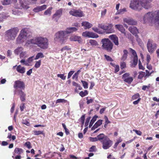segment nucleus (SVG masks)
<instances>
[{"mask_svg": "<svg viewBox=\"0 0 159 159\" xmlns=\"http://www.w3.org/2000/svg\"><path fill=\"white\" fill-rule=\"evenodd\" d=\"M133 131L135 132V133L141 136L142 135V132L140 130L134 129H133Z\"/></svg>", "mask_w": 159, "mask_h": 159, "instance_id": "obj_58", "label": "nucleus"}, {"mask_svg": "<svg viewBox=\"0 0 159 159\" xmlns=\"http://www.w3.org/2000/svg\"><path fill=\"white\" fill-rule=\"evenodd\" d=\"M143 20L144 24H148L151 26H155L152 12H148L145 14L143 17Z\"/></svg>", "mask_w": 159, "mask_h": 159, "instance_id": "obj_6", "label": "nucleus"}, {"mask_svg": "<svg viewBox=\"0 0 159 159\" xmlns=\"http://www.w3.org/2000/svg\"><path fill=\"white\" fill-rule=\"evenodd\" d=\"M85 120V115H82L80 119V121L82 124H83L84 123Z\"/></svg>", "mask_w": 159, "mask_h": 159, "instance_id": "obj_59", "label": "nucleus"}, {"mask_svg": "<svg viewBox=\"0 0 159 159\" xmlns=\"http://www.w3.org/2000/svg\"><path fill=\"white\" fill-rule=\"evenodd\" d=\"M122 79L125 82L129 84H130L133 80V77L130 76V74L129 73H126L123 74L122 75Z\"/></svg>", "mask_w": 159, "mask_h": 159, "instance_id": "obj_12", "label": "nucleus"}, {"mask_svg": "<svg viewBox=\"0 0 159 159\" xmlns=\"http://www.w3.org/2000/svg\"><path fill=\"white\" fill-rule=\"evenodd\" d=\"M129 50L134 56V57L137 56L136 52L135 51L131 48H129Z\"/></svg>", "mask_w": 159, "mask_h": 159, "instance_id": "obj_53", "label": "nucleus"}, {"mask_svg": "<svg viewBox=\"0 0 159 159\" xmlns=\"http://www.w3.org/2000/svg\"><path fill=\"white\" fill-rule=\"evenodd\" d=\"M41 61L40 60L36 61L34 65V67L36 68H39L41 65Z\"/></svg>", "mask_w": 159, "mask_h": 159, "instance_id": "obj_44", "label": "nucleus"}, {"mask_svg": "<svg viewBox=\"0 0 159 159\" xmlns=\"http://www.w3.org/2000/svg\"><path fill=\"white\" fill-rule=\"evenodd\" d=\"M43 131H34V135H38L41 134H42Z\"/></svg>", "mask_w": 159, "mask_h": 159, "instance_id": "obj_56", "label": "nucleus"}, {"mask_svg": "<svg viewBox=\"0 0 159 159\" xmlns=\"http://www.w3.org/2000/svg\"><path fill=\"white\" fill-rule=\"evenodd\" d=\"M24 145L29 149H30L32 148L31 143L30 142H26L25 143Z\"/></svg>", "mask_w": 159, "mask_h": 159, "instance_id": "obj_55", "label": "nucleus"}, {"mask_svg": "<svg viewBox=\"0 0 159 159\" xmlns=\"http://www.w3.org/2000/svg\"><path fill=\"white\" fill-rule=\"evenodd\" d=\"M103 49L108 52H111L113 48V44L108 38L102 39L101 41Z\"/></svg>", "mask_w": 159, "mask_h": 159, "instance_id": "obj_7", "label": "nucleus"}, {"mask_svg": "<svg viewBox=\"0 0 159 159\" xmlns=\"http://www.w3.org/2000/svg\"><path fill=\"white\" fill-rule=\"evenodd\" d=\"M102 120H98L94 125L92 127V130H94L96 128H98V127L100 126L102 124Z\"/></svg>", "mask_w": 159, "mask_h": 159, "instance_id": "obj_27", "label": "nucleus"}, {"mask_svg": "<svg viewBox=\"0 0 159 159\" xmlns=\"http://www.w3.org/2000/svg\"><path fill=\"white\" fill-rule=\"evenodd\" d=\"M88 94V91L85 90L84 92L82 91L79 93V95L82 97H84L87 95Z\"/></svg>", "mask_w": 159, "mask_h": 159, "instance_id": "obj_41", "label": "nucleus"}, {"mask_svg": "<svg viewBox=\"0 0 159 159\" xmlns=\"http://www.w3.org/2000/svg\"><path fill=\"white\" fill-rule=\"evenodd\" d=\"M147 48L150 53L153 52L157 48V44L152 40H149L147 44Z\"/></svg>", "mask_w": 159, "mask_h": 159, "instance_id": "obj_9", "label": "nucleus"}, {"mask_svg": "<svg viewBox=\"0 0 159 159\" xmlns=\"http://www.w3.org/2000/svg\"><path fill=\"white\" fill-rule=\"evenodd\" d=\"M52 8H53L52 7H50L48 8L44 11V14L45 15L50 16L52 14Z\"/></svg>", "mask_w": 159, "mask_h": 159, "instance_id": "obj_30", "label": "nucleus"}, {"mask_svg": "<svg viewBox=\"0 0 159 159\" xmlns=\"http://www.w3.org/2000/svg\"><path fill=\"white\" fill-rule=\"evenodd\" d=\"M60 39V32L57 33L54 35V39L55 42H58Z\"/></svg>", "mask_w": 159, "mask_h": 159, "instance_id": "obj_36", "label": "nucleus"}, {"mask_svg": "<svg viewBox=\"0 0 159 159\" xmlns=\"http://www.w3.org/2000/svg\"><path fill=\"white\" fill-rule=\"evenodd\" d=\"M155 22V26L159 25V10L152 12Z\"/></svg>", "mask_w": 159, "mask_h": 159, "instance_id": "obj_14", "label": "nucleus"}, {"mask_svg": "<svg viewBox=\"0 0 159 159\" xmlns=\"http://www.w3.org/2000/svg\"><path fill=\"white\" fill-rule=\"evenodd\" d=\"M12 14L15 15H17L18 14L19 10L16 8H14L12 10Z\"/></svg>", "mask_w": 159, "mask_h": 159, "instance_id": "obj_54", "label": "nucleus"}, {"mask_svg": "<svg viewBox=\"0 0 159 159\" xmlns=\"http://www.w3.org/2000/svg\"><path fill=\"white\" fill-rule=\"evenodd\" d=\"M139 75L138 76V78L139 79H142L145 75V73L143 72H140L139 73Z\"/></svg>", "mask_w": 159, "mask_h": 159, "instance_id": "obj_46", "label": "nucleus"}, {"mask_svg": "<svg viewBox=\"0 0 159 159\" xmlns=\"http://www.w3.org/2000/svg\"><path fill=\"white\" fill-rule=\"evenodd\" d=\"M130 7L136 10H140L141 7L146 9L151 7L150 2L147 0H132L130 4Z\"/></svg>", "mask_w": 159, "mask_h": 159, "instance_id": "obj_2", "label": "nucleus"}, {"mask_svg": "<svg viewBox=\"0 0 159 159\" xmlns=\"http://www.w3.org/2000/svg\"><path fill=\"white\" fill-rule=\"evenodd\" d=\"M150 60H151L150 56L149 54H148L147 55V58H146L147 64H149Z\"/></svg>", "mask_w": 159, "mask_h": 159, "instance_id": "obj_61", "label": "nucleus"}, {"mask_svg": "<svg viewBox=\"0 0 159 159\" xmlns=\"http://www.w3.org/2000/svg\"><path fill=\"white\" fill-rule=\"evenodd\" d=\"M139 98H140V95L139 93H136L133 95L132 97V99L133 100L138 99Z\"/></svg>", "mask_w": 159, "mask_h": 159, "instance_id": "obj_42", "label": "nucleus"}, {"mask_svg": "<svg viewBox=\"0 0 159 159\" xmlns=\"http://www.w3.org/2000/svg\"><path fill=\"white\" fill-rule=\"evenodd\" d=\"M113 25L111 24H108L107 25V27L105 31L107 34H110L114 33L115 30H114Z\"/></svg>", "mask_w": 159, "mask_h": 159, "instance_id": "obj_19", "label": "nucleus"}, {"mask_svg": "<svg viewBox=\"0 0 159 159\" xmlns=\"http://www.w3.org/2000/svg\"><path fill=\"white\" fill-rule=\"evenodd\" d=\"M47 5H43L41 6H38L34 7L33 10V11L35 12H38L42 11L45 9L47 7Z\"/></svg>", "mask_w": 159, "mask_h": 159, "instance_id": "obj_15", "label": "nucleus"}, {"mask_svg": "<svg viewBox=\"0 0 159 159\" xmlns=\"http://www.w3.org/2000/svg\"><path fill=\"white\" fill-rule=\"evenodd\" d=\"M102 148L104 149L109 148L112 145L113 142L108 137H106L105 139L101 142Z\"/></svg>", "mask_w": 159, "mask_h": 159, "instance_id": "obj_8", "label": "nucleus"}, {"mask_svg": "<svg viewBox=\"0 0 159 159\" xmlns=\"http://www.w3.org/2000/svg\"><path fill=\"white\" fill-rule=\"evenodd\" d=\"M44 57V55L42 52H39L36 55L35 57L34 58V60H37L39 58H42Z\"/></svg>", "mask_w": 159, "mask_h": 159, "instance_id": "obj_39", "label": "nucleus"}, {"mask_svg": "<svg viewBox=\"0 0 159 159\" xmlns=\"http://www.w3.org/2000/svg\"><path fill=\"white\" fill-rule=\"evenodd\" d=\"M19 30L17 27L13 28L7 30L5 33V39L8 41L14 40Z\"/></svg>", "mask_w": 159, "mask_h": 159, "instance_id": "obj_4", "label": "nucleus"}, {"mask_svg": "<svg viewBox=\"0 0 159 159\" xmlns=\"http://www.w3.org/2000/svg\"><path fill=\"white\" fill-rule=\"evenodd\" d=\"M126 11V9L125 8L121 9L119 11H117L116 13V15H118L120 14H122Z\"/></svg>", "mask_w": 159, "mask_h": 159, "instance_id": "obj_37", "label": "nucleus"}, {"mask_svg": "<svg viewBox=\"0 0 159 159\" xmlns=\"http://www.w3.org/2000/svg\"><path fill=\"white\" fill-rule=\"evenodd\" d=\"M34 56L31 57L29 58H28L27 61V62L28 63V65H29V64L30 63H31L33 61L34 59Z\"/></svg>", "mask_w": 159, "mask_h": 159, "instance_id": "obj_48", "label": "nucleus"}, {"mask_svg": "<svg viewBox=\"0 0 159 159\" xmlns=\"http://www.w3.org/2000/svg\"><path fill=\"white\" fill-rule=\"evenodd\" d=\"M2 4L4 5H7L11 3L9 0H3L2 2Z\"/></svg>", "mask_w": 159, "mask_h": 159, "instance_id": "obj_45", "label": "nucleus"}, {"mask_svg": "<svg viewBox=\"0 0 159 159\" xmlns=\"http://www.w3.org/2000/svg\"><path fill=\"white\" fill-rule=\"evenodd\" d=\"M126 63L124 62L121 63L120 64V68L121 69H123L126 67Z\"/></svg>", "mask_w": 159, "mask_h": 159, "instance_id": "obj_64", "label": "nucleus"}, {"mask_svg": "<svg viewBox=\"0 0 159 159\" xmlns=\"http://www.w3.org/2000/svg\"><path fill=\"white\" fill-rule=\"evenodd\" d=\"M106 137H108L105 136L103 134H101L97 136L98 140L100 141L101 142L102 141L105 139Z\"/></svg>", "mask_w": 159, "mask_h": 159, "instance_id": "obj_29", "label": "nucleus"}, {"mask_svg": "<svg viewBox=\"0 0 159 159\" xmlns=\"http://www.w3.org/2000/svg\"><path fill=\"white\" fill-rule=\"evenodd\" d=\"M23 48L21 47H18L14 51V53L16 55H18L23 51Z\"/></svg>", "mask_w": 159, "mask_h": 159, "instance_id": "obj_28", "label": "nucleus"}, {"mask_svg": "<svg viewBox=\"0 0 159 159\" xmlns=\"http://www.w3.org/2000/svg\"><path fill=\"white\" fill-rule=\"evenodd\" d=\"M89 43L92 46H96L98 45V42L94 39H90L89 40Z\"/></svg>", "mask_w": 159, "mask_h": 159, "instance_id": "obj_31", "label": "nucleus"}, {"mask_svg": "<svg viewBox=\"0 0 159 159\" xmlns=\"http://www.w3.org/2000/svg\"><path fill=\"white\" fill-rule=\"evenodd\" d=\"M89 139L90 141L91 142H95L98 141L97 137L95 138L90 137H89Z\"/></svg>", "mask_w": 159, "mask_h": 159, "instance_id": "obj_57", "label": "nucleus"}, {"mask_svg": "<svg viewBox=\"0 0 159 159\" xmlns=\"http://www.w3.org/2000/svg\"><path fill=\"white\" fill-rule=\"evenodd\" d=\"M77 29L74 27H68L65 31H60V43H64L67 39L68 34H70L76 32Z\"/></svg>", "mask_w": 159, "mask_h": 159, "instance_id": "obj_5", "label": "nucleus"}, {"mask_svg": "<svg viewBox=\"0 0 159 159\" xmlns=\"http://www.w3.org/2000/svg\"><path fill=\"white\" fill-rule=\"evenodd\" d=\"M70 15L76 17H81L84 16L83 12L80 9H72L70 12Z\"/></svg>", "mask_w": 159, "mask_h": 159, "instance_id": "obj_10", "label": "nucleus"}, {"mask_svg": "<svg viewBox=\"0 0 159 159\" xmlns=\"http://www.w3.org/2000/svg\"><path fill=\"white\" fill-rule=\"evenodd\" d=\"M20 4L22 8L27 9L29 8L28 4L25 0H20Z\"/></svg>", "mask_w": 159, "mask_h": 159, "instance_id": "obj_23", "label": "nucleus"}, {"mask_svg": "<svg viewBox=\"0 0 159 159\" xmlns=\"http://www.w3.org/2000/svg\"><path fill=\"white\" fill-rule=\"evenodd\" d=\"M24 84L23 82L19 81H16L14 85V87L16 89L19 88L24 89Z\"/></svg>", "mask_w": 159, "mask_h": 159, "instance_id": "obj_18", "label": "nucleus"}, {"mask_svg": "<svg viewBox=\"0 0 159 159\" xmlns=\"http://www.w3.org/2000/svg\"><path fill=\"white\" fill-rule=\"evenodd\" d=\"M138 57L136 56L133 57V62L132 64V66L134 67L138 63Z\"/></svg>", "mask_w": 159, "mask_h": 159, "instance_id": "obj_33", "label": "nucleus"}, {"mask_svg": "<svg viewBox=\"0 0 159 159\" xmlns=\"http://www.w3.org/2000/svg\"><path fill=\"white\" fill-rule=\"evenodd\" d=\"M19 94L20 96V99L22 102H24L25 100L26 94L22 90L19 91Z\"/></svg>", "mask_w": 159, "mask_h": 159, "instance_id": "obj_25", "label": "nucleus"}, {"mask_svg": "<svg viewBox=\"0 0 159 159\" xmlns=\"http://www.w3.org/2000/svg\"><path fill=\"white\" fill-rule=\"evenodd\" d=\"M97 116H94L91 120L89 125V127H91L93 125V124L96 121Z\"/></svg>", "mask_w": 159, "mask_h": 159, "instance_id": "obj_34", "label": "nucleus"}, {"mask_svg": "<svg viewBox=\"0 0 159 159\" xmlns=\"http://www.w3.org/2000/svg\"><path fill=\"white\" fill-rule=\"evenodd\" d=\"M82 36L84 37L92 38H97L98 37V35L93 32L86 31L82 34Z\"/></svg>", "mask_w": 159, "mask_h": 159, "instance_id": "obj_11", "label": "nucleus"}, {"mask_svg": "<svg viewBox=\"0 0 159 159\" xmlns=\"http://www.w3.org/2000/svg\"><path fill=\"white\" fill-rule=\"evenodd\" d=\"M16 67V71L19 73L21 74L24 73L25 71V67L22 66L20 65L17 66L16 65L13 66V68Z\"/></svg>", "mask_w": 159, "mask_h": 159, "instance_id": "obj_21", "label": "nucleus"}, {"mask_svg": "<svg viewBox=\"0 0 159 159\" xmlns=\"http://www.w3.org/2000/svg\"><path fill=\"white\" fill-rule=\"evenodd\" d=\"M110 64L115 68L114 72L116 73L119 70L120 68L119 66L118 65H116L112 63H111Z\"/></svg>", "mask_w": 159, "mask_h": 159, "instance_id": "obj_32", "label": "nucleus"}, {"mask_svg": "<svg viewBox=\"0 0 159 159\" xmlns=\"http://www.w3.org/2000/svg\"><path fill=\"white\" fill-rule=\"evenodd\" d=\"M74 72L75 71L73 70L70 71L68 74L67 78L68 79H69Z\"/></svg>", "mask_w": 159, "mask_h": 159, "instance_id": "obj_63", "label": "nucleus"}, {"mask_svg": "<svg viewBox=\"0 0 159 159\" xmlns=\"http://www.w3.org/2000/svg\"><path fill=\"white\" fill-rule=\"evenodd\" d=\"M62 127L65 130V132L66 135H68L69 134V132L68 129L66 128V126L65 124L62 123Z\"/></svg>", "mask_w": 159, "mask_h": 159, "instance_id": "obj_43", "label": "nucleus"}, {"mask_svg": "<svg viewBox=\"0 0 159 159\" xmlns=\"http://www.w3.org/2000/svg\"><path fill=\"white\" fill-rule=\"evenodd\" d=\"M104 56L105 59L107 61H113L111 58L109 56L107 55H104Z\"/></svg>", "mask_w": 159, "mask_h": 159, "instance_id": "obj_51", "label": "nucleus"}, {"mask_svg": "<svg viewBox=\"0 0 159 159\" xmlns=\"http://www.w3.org/2000/svg\"><path fill=\"white\" fill-rule=\"evenodd\" d=\"M129 30L132 34L135 35L136 37H138L137 34L139 33V31L136 27L133 26H130L129 28Z\"/></svg>", "mask_w": 159, "mask_h": 159, "instance_id": "obj_20", "label": "nucleus"}, {"mask_svg": "<svg viewBox=\"0 0 159 159\" xmlns=\"http://www.w3.org/2000/svg\"><path fill=\"white\" fill-rule=\"evenodd\" d=\"M60 102V99H58L56 101L51 102H49V105L52 107H55L56 104Z\"/></svg>", "mask_w": 159, "mask_h": 159, "instance_id": "obj_35", "label": "nucleus"}, {"mask_svg": "<svg viewBox=\"0 0 159 159\" xmlns=\"http://www.w3.org/2000/svg\"><path fill=\"white\" fill-rule=\"evenodd\" d=\"M32 44L36 45L42 49H46L48 46V40L47 38L42 37H36L27 40L25 46L26 47H31Z\"/></svg>", "mask_w": 159, "mask_h": 159, "instance_id": "obj_1", "label": "nucleus"}, {"mask_svg": "<svg viewBox=\"0 0 159 159\" xmlns=\"http://www.w3.org/2000/svg\"><path fill=\"white\" fill-rule=\"evenodd\" d=\"M82 25L84 27L85 29H86L90 28L92 26V25L88 22L84 21L82 23Z\"/></svg>", "mask_w": 159, "mask_h": 159, "instance_id": "obj_26", "label": "nucleus"}, {"mask_svg": "<svg viewBox=\"0 0 159 159\" xmlns=\"http://www.w3.org/2000/svg\"><path fill=\"white\" fill-rule=\"evenodd\" d=\"M14 152L16 154H20L23 152V150L21 148H16L15 149Z\"/></svg>", "mask_w": 159, "mask_h": 159, "instance_id": "obj_38", "label": "nucleus"}, {"mask_svg": "<svg viewBox=\"0 0 159 159\" xmlns=\"http://www.w3.org/2000/svg\"><path fill=\"white\" fill-rule=\"evenodd\" d=\"M80 108L81 109H83L84 108V103L83 100H80L79 102Z\"/></svg>", "mask_w": 159, "mask_h": 159, "instance_id": "obj_50", "label": "nucleus"}, {"mask_svg": "<svg viewBox=\"0 0 159 159\" xmlns=\"http://www.w3.org/2000/svg\"><path fill=\"white\" fill-rule=\"evenodd\" d=\"M83 86L84 88L85 89H87L88 88V84L87 82L85 81L81 80V81Z\"/></svg>", "mask_w": 159, "mask_h": 159, "instance_id": "obj_47", "label": "nucleus"}, {"mask_svg": "<svg viewBox=\"0 0 159 159\" xmlns=\"http://www.w3.org/2000/svg\"><path fill=\"white\" fill-rule=\"evenodd\" d=\"M31 36L27 28H24L20 31V33L16 40L17 44H20L23 43L27 39Z\"/></svg>", "mask_w": 159, "mask_h": 159, "instance_id": "obj_3", "label": "nucleus"}, {"mask_svg": "<svg viewBox=\"0 0 159 159\" xmlns=\"http://www.w3.org/2000/svg\"><path fill=\"white\" fill-rule=\"evenodd\" d=\"M60 18V11L57 10L52 16V19L56 22Z\"/></svg>", "mask_w": 159, "mask_h": 159, "instance_id": "obj_22", "label": "nucleus"}, {"mask_svg": "<svg viewBox=\"0 0 159 159\" xmlns=\"http://www.w3.org/2000/svg\"><path fill=\"white\" fill-rule=\"evenodd\" d=\"M70 40L71 41H77L79 43L82 42L83 40L80 36L73 35L70 38Z\"/></svg>", "mask_w": 159, "mask_h": 159, "instance_id": "obj_16", "label": "nucleus"}, {"mask_svg": "<svg viewBox=\"0 0 159 159\" xmlns=\"http://www.w3.org/2000/svg\"><path fill=\"white\" fill-rule=\"evenodd\" d=\"M115 28L119 31H120L122 33L125 34V30L123 26V25L120 24L116 25H115Z\"/></svg>", "mask_w": 159, "mask_h": 159, "instance_id": "obj_24", "label": "nucleus"}, {"mask_svg": "<svg viewBox=\"0 0 159 159\" xmlns=\"http://www.w3.org/2000/svg\"><path fill=\"white\" fill-rule=\"evenodd\" d=\"M80 71H81L80 70H78L77 72L75 73L73 76L72 79H75L76 80H77L78 78V76Z\"/></svg>", "mask_w": 159, "mask_h": 159, "instance_id": "obj_40", "label": "nucleus"}, {"mask_svg": "<svg viewBox=\"0 0 159 159\" xmlns=\"http://www.w3.org/2000/svg\"><path fill=\"white\" fill-rule=\"evenodd\" d=\"M109 37L116 45L118 46L119 45L118 38L116 35H111L109 36Z\"/></svg>", "mask_w": 159, "mask_h": 159, "instance_id": "obj_17", "label": "nucleus"}, {"mask_svg": "<svg viewBox=\"0 0 159 159\" xmlns=\"http://www.w3.org/2000/svg\"><path fill=\"white\" fill-rule=\"evenodd\" d=\"M98 27L105 30L107 27V25H105L102 24H99L98 25Z\"/></svg>", "mask_w": 159, "mask_h": 159, "instance_id": "obj_49", "label": "nucleus"}, {"mask_svg": "<svg viewBox=\"0 0 159 159\" xmlns=\"http://www.w3.org/2000/svg\"><path fill=\"white\" fill-rule=\"evenodd\" d=\"M26 54V52H23V51L20 54V58L23 57H27V56H26L25 55Z\"/></svg>", "mask_w": 159, "mask_h": 159, "instance_id": "obj_52", "label": "nucleus"}, {"mask_svg": "<svg viewBox=\"0 0 159 159\" xmlns=\"http://www.w3.org/2000/svg\"><path fill=\"white\" fill-rule=\"evenodd\" d=\"M123 21L129 25H135L137 23L136 21L129 17L124 18Z\"/></svg>", "mask_w": 159, "mask_h": 159, "instance_id": "obj_13", "label": "nucleus"}, {"mask_svg": "<svg viewBox=\"0 0 159 159\" xmlns=\"http://www.w3.org/2000/svg\"><path fill=\"white\" fill-rule=\"evenodd\" d=\"M22 123L27 126H29L30 124L26 120H23L22 121Z\"/></svg>", "mask_w": 159, "mask_h": 159, "instance_id": "obj_62", "label": "nucleus"}, {"mask_svg": "<svg viewBox=\"0 0 159 159\" xmlns=\"http://www.w3.org/2000/svg\"><path fill=\"white\" fill-rule=\"evenodd\" d=\"M107 12V10L104 9L102 11L101 13V16L102 17H104Z\"/></svg>", "mask_w": 159, "mask_h": 159, "instance_id": "obj_60", "label": "nucleus"}]
</instances>
